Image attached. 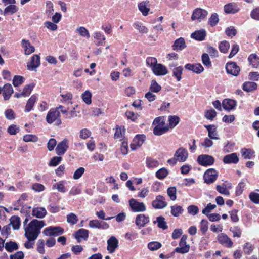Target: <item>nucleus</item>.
<instances>
[{
	"label": "nucleus",
	"instance_id": "nucleus-1",
	"mask_svg": "<svg viewBox=\"0 0 259 259\" xmlns=\"http://www.w3.org/2000/svg\"><path fill=\"white\" fill-rule=\"evenodd\" d=\"M45 226L43 221H38L36 219L32 220L25 228V236L28 241L24 243V246L27 249L33 247L35 240L37 239L40 233L41 229Z\"/></svg>",
	"mask_w": 259,
	"mask_h": 259
},
{
	"label": "nucleus",
	"instance_id": "nucleus-2",
	"mask_svg": "<svg viewBox=\"0 0 259 259\" xmlns=\"http://www.w3.org/2000/svg\"><path fill=\"white\" fill-rule=\"evenodd\" d=\"M153 124L155 125L153 129V133L155 135H161L169 130V127L166 125L163 116L156 118L153 122Z\"/></svg>",
	"mask_w": 259,
	"mask_h": 259
},
{
	"label": "nucleus",
	"instance_id": "nucleus-3",
	"mask_svg": "<svg viewBox=\"0 0 259 259\" xmlns=\"http://www.w3.org/2000/svg\"><path fill=\"white\" fill-rule=\"evenodd\" d=\"M46 121L49 124H52L56 121V125H60L62 123V121L60 118L59 111L57 109H55V108L50 109L46 116Z\"/></svg>",
	"mask_w": 259,
	"mask_h": 259
},
{
	"label": "nucleus",
	"instance_id": "nucleus-4",
	"mask_svg": "<svg viewBox=\"0 0 259 259\" xmlns=\"http://www.w3.org/2000/svg\"><path fill=\"white\" fill-rule=\"evenodd\" d=\"M187 236L186 235H183L182 236L179 242L180 247L175 248V252L181 254L186 253L189 252L190 246L189 244H187Z\"/></svg>",
	"mask_w": 259,
	"mask_h": 259
},
{
	"label": "nucleus",
	"instance_id": "nucleus-5",
	"mask_svg": "<svg viewBox=\"0 0 259 259\" xmlns=\"http://www.w3.org/2000/svg\"><path fill=\"white\" fill-rule=\"evenodd\" d=\"M129 205L132 210L134 212H143L146 209L143 202H138L134 198H132L129 200Z\"/></svg>",
	"mask_w": 259,
	"mask_h": 259
},
{
	"label": "nucleus",
	"instance_id": "nucleus-6",
	"mask_svg": "<svg viewBox=\"0 0 259 259\" xmlns=\"http://www.w3.org/2000/svg\"><path fill=\"white\" fill-rule=\"evenodd\" d=\"M197 162L199 164L202 166H209L214 163V159L212 156L202 154L198 157Z\"/></svg>",
	"mask_w": 259,
	"mask_h": 259
},
{
	"label": "nucleus",
	"instance_id": "nucleus-7",
	"mask_svg": "<svg viewBox=\"0 0 259 259\" xmlns=\"http://www.w3.org/2000/svg\"><path fill=\"white\" fill-rule=\"evenodd\" d=\"M64 232V230L60 227H49L43 231L46 236H59Z\"/></svg>",
	"mask_w": 259,
	"mask_h": 259
},
{
	"label": "nucleus",
	"instance_id": "nucleus-8",
	"mask_svg": "<svg viewBox=\"0 0 259 259\" xmlns=\"http://www.w3.org/2000/svg\"><path fill=\"white\" fill-rule=\"evenodd\" d=\"M218 177L217 171L213 168H210L206 171L204 175V180L205 183L210 184L213 183Z\"/></svg>",
	"mask_w": 259,
	"mask_h": 259
},
{
	"label": "nucleus",
	"instance_id": "nucleus-9",
	"mask_svg": "<svg viewBox=\"0 0 259 259\" xmlns=\"http://www.w3.org/2000/svg\"><path fill=\"white\" fill-rule=\"evenodd\" d=\"M227 72L233 76H237L240 71V67L234 62H230L227 63L226 66Z\"/></svg>",
	"mask_w": 259,
	"mask_h": 259
},
{
	"label": "nucleus",
	"instance_id": "nucleus-10",
	"mask_svg": "<svg viewBox=\"0 0 259 259\" xmlns=\"http://www.w3.org/2000/svg\"><path fill=\"white\" fill-rule=\"evenodd\" d=\"M208 14L207 11L202 9L201 8H196L193 12L191 19L192 20H197L199 21H201L202 19H203Z\"/></svg>",
	"mask_w": 259,
	"mask_h": 259
},
{
	"label": "nucleus",
	"instance_id": "nucleus-11",
	"mask_svg": "<svg viewBox=\"0 0 259 259\" xmlns=\"http://www.w3.org/2000/svg\"><path fill=\"white\" fill-rule=\"evenodd\" d=\"M152 206L155 209H162L167 205L165 201V198L162 195H158L152 201Z\"/></svg>",
	"mask_w": 259,
	"mask_h": 259
},
{
	"label": "nucleus",
	"instance_id": "nucleus-12",
	"mask_svg": "<svg viewBox=\"0 0 259 259\" xmlns=\"http://www.w3.org/2000/svg\"><path fill=\"white\" fill-rule=\"evenodd\" d=\"M218 240L221 244L228 248L231 247L233 244L231 239L224 233H221L218 235Z\"/></svg>",
	"mask_w": 259,
	"mask_h": 259
},
{
	"label": "nucleus",
	"instance_id": "nucleus-13",
	"mask_svg": "<svg viewBox=\"0 0 259 259\" xmlns=\"http://www.w3.org/2000/svg\"><path fill=\"white\" fill-rule=\"evenodd\" d=\"M145 137L143 135H137L133 139L132 143L131 144V148L133 150L137 149L140 147L145 141Z\"/></svg>",
	"mask_w": 259,
	"mask_h": 259
},
{
	"label": "nucleus",
	"instance_id": "nucleus-14",
	"mask_svg": "<svg viewBox=\"0 0 259 259\" xmlns=\"http://www.w3.org/2000/svg\"><path fill=\"white\" fill-rule=\"evenodd\" d=\"M107 250L110 253H113L118 247V241L115 237L111 236L107 240Z\"/></svg>",
	"mask_w": 259,
	"mask_h": 259
},
{
	"label": "nucleus",
	"instance_id": "nucleus-15",
	"mask_svg": "<svg viewBox=\"0 0 259 259\" xmlns=\"http://www.w3.org/2000/svg\"><path fill=\"white\" fill-rule=\"evenodd\" d=\"M188 152L186 149L183 148H179L175 153V158L177 161L184 162L188 157Z\"/></svg>",
	"mask_w": 259,
	"mask_h": 259
},
{
	"label": "nucleus",
	"instance_id": "nucleus-16",
	"mask_svg": "<svg viewBox=\"0 0 259 259\" xmlns=\"http://www.w3.org/2000/svg\"><path fill=\"white\" fill-rule=\"evenodd\" d=\"M149 221L148 216H146L144 214H140L136 217L135 224L139 228H141L144 227L146 224L149 222Z\"/></svg>",
	"mask_w": 259,
	"mask_h": 259
},
{
	"label": "nucleus",
	"instance_id": "nucleus-17",
	"mask_svg": "<svg viewBox=\"0 0 259 259\" xmlns=\"http://www.w3.org/2000/svg\"><path fill=\"white\" fill-rule=\"evenodd\" d=\"M89 226L91 228L107 229L109 228V225L102 221L97 220H91L89 222Z\"/></svg>",
	"mask_w": 259,
	"mask_h": 259
},
{
	"label": "nucleus",
	"instance_id": "nucleus-18",
	"mask_svg": "<svg viewBox=\"0 0 259 259\" xmlns=\"http://www.w3.org/2000/svg\"><path fill=\"white\" fill-rule=\"evenodd\" d=\"M68 148V140L64 139L58 143L56 148V152L57 155H61L65 153Z\"/></svg>",
	"mask_w": 259,
	"mask_h": 259
},
{
	"label": "nucleus",
	"instance_id": "nucleus-19",
	"mask_svg": "<svg viewBox=\"0 0 259 259\" xmlns=\"http://www.w3.org/2000/svg\"><path fill=\"white\" fill-rule=\"evenodd\" d=\"M185 68L197 74H200L204 71L203 67L199 63L195 64L188 63L185 66Z\"/></svg>",
	"mask_w": 259,
	"mask_h": 259
},
{
	"label": "nucleus",
	"instance_id": "nucleus-20",
	"mask_svg": "<svg viewBox=\"0 0 259 259\" xmlns=\"http://www.w3.org/2000/svg\"><path fill=\"white\" fill-rule=\"evenodd\" d=\"M152 70L155 75L159 76L165 75L168 72L165 66L158 63L153 66Z\"/></svg>",
	"mask_w": 259,
	"mask_h": 259
},
{
	"label": "nucleus",
	"instance_id": "nucleus-21",
	"mask_svg": "<svg viewBox=\"0 0 259 259\" xmlns=\"http://www.w3.org/2000/svg\"><path fill=\"white\" fill-rule=\"evenodd\" d=\"M40 65V57L37 55H34L32 58L30 64L27 65V69L30 70H34Z\"/></svg>",
	"mask_w": 259,
	"mask_h": 259
},
{
	"label": "nucleus",
	"instance_id": "nucleus-22",
	"mask_svg": "<svg viewBox=\"0 0 259 259\" xmlns=\"http://www.w3.org/2000/svg\"><path fill=\"white\" fill-rule=\"evenodd\" d=\"M204 127L208 131V136L210 139L213 140H219L217 133V127L214 125H205Z\"/></svg>",
	"mask_w": 259,
	"mask_h": 259
},
{
	"label": "nucleus",
	"instance_id": "nucleus-23",
	"mask_svg": "<svg viewBox=\"0 0 259 259\" xmlns=\"http://www.w3.org/2000/svg\"><path fill=\"white\" fill-rule=\"evenodd\" d=\"M2 91H3V96L5 100H9L14 92L11 84L9 83L5 84L2 88Z\"/></svg>",
	"mask_w": 259,
	"mask_h": 259
},
{
	"label": "nucleus",
	"instance_id": "nucleus-24",
	"mask_svg": "<svg viewBox=\"0 0 259 259\" xmlns=\"http://www.w3.org/2000/svg\"><path fill=\"white\" fill-rule=\"evenodd\" d=\"M239 161V158L236 153H231L225 156L223 158V162L225 163L230 164L234 163L236 164Z\"/></svg>",
	"mask_w": 259,
	"mask_h": 259
},
{
	"label": "nucleus",
	"instance_id": "nucleus-25",
	"mask_svg": "<svg viewBox=\"0 0 259 259\" xmlns=\"http://www.w3.org/2000/svg\"><path fill=\"white\" fill-rule=\"evenodd\" d=\"M172 49L175 51H181L186 47L185 41L183 37L176 39L173 44Z\"/></svg>",
	"mask_w": 259,
	"mask_h": 259
},
{
	"label": "nucleus",
	"instance_id": "nucleus-26",
	"mask_svg": "<svg viewBox=\"0 0 259 259\" xmlns=\"http://www.w3.org/2000/svg\"><path fill=\"white\" fill-rule=\"evenodd\" d=\"M89 236V231L84 229H80L75 233V237L78 242L81 241V239L86 240Z\"/></svg>",
	"mask_w": 259,
	"mask_h": 259
},
{
	"label": "nucleus",
	"instance_id": "nucleus-27",
	"mask_svg": "<svg viewBox=\"0 0 259 259\" xmlns=\"http://www.w3.org/2000/svg\"><path fill=\"white\" fill-rule=\"evenodd\" d=\"M222 105L225 110L230 111L235 108L236 105V102L232 99H226L223 100Z\"/></svg>",
	"mask_w": 259,
	"mask_h": 259
},
{
	"label": "nucleus",
	"instance_id": "nucleus-28",
	"mask_svg": "<svg viewBox=\"0 0 259 259\" xmlns=\"http://www.w3.org/2000/svg\"><path fill=\"white\" fill-rule=\"evenodd\" d=\"M22 45L24 49L25 55H29L35 51L34 47L32 46L29 40L22 39Z\"/></svg>",
	"mask_w": 259,
	"mask_h": 259
},
{
	"label": "nucleus",
	"instance_id": "nucleus-29",
	"mask_svg": "<svg viewBox=\"0 0 259 259\" xmlns=\"http://www.w3.org/2000/svg\"><path fill=\"white\" fill-rule=\"evenodd\" d=\"M32 214L37 218L41 219L47 214V211L44 207L34 208L32 210Z\"/></svg>",
	"mask_w": 259,
	"mask_h": 259
},
{
	"label": "nucleus",
	"instance_id": "nucleus-30",
	"mask_svg": "<svg viewBox=\"0 0 259 259\" xmlns=\"http://www.w3.org/2000/svg\"><path fill=\"white\" fill-rule=\"evenodd\" d=\"M206 36V32L204 30L201 29L196 31L191 35L192 38L198 40L202 41L204 39Z\"/></svg>",
	"mask_w": 259,
	"mask_h": 259
},
{
	"label": "nucleus",
	"instance_id": "nucleus-31",
	"mask_svg": "<svg viewBox=\"0 0 259 259\" xmlns=\"http://www.w3.org/2000/svg\"><path fill=\"white\" fill-rule=\"evenodd\" d=\"M257 85L254 82H245L243 84L244 91L249 92L256 89Z\"/></svg>",
	"mask_w": 259,
	"mask_h": 259
},
{
	"label": "nucleus",
	"instance_id": "nucleus-32",
	"mask_svg": "<svg viewBox=\"0 0 259 259\" xmlns=\"http://www.w3.org/2000/svg\"><path fill=\"white\" fill-rule=\"evenodd\" d=\"M224 11L227 14H234L238 11V9L237 8L235 4L230 3L225 5Z\"/></svg>",
	"mask_w": 259,
	"mask_h": 259
},
{
	"label": "nucleus",
	"instance_id": "nucleus-33",
	"mask_svg": "<svg viewBox=\"0 0 259 259\" xmlns=\"http://www.w3.org/2000/svg\"><path fill=\"white\" fill-rule=\"evenodd\" d=\"M156 223H158L157 226L160 228L165 230L168 228L164 218L162 216L157 217L156 220L153 221L154 224H156Z\"/></svg>",
	"mask_w": 259,
	"mask_h": 259
},
{
	"label": "nucleus",
	"instance_id": "nucleus-34",
	"mask_svg": "<svg viewBox=\"0 0 259 259\" xmlns=\"http://www.w3.org/2000/svg\"><path fill=\"white\" fill-rule=\"evenodd\" d=\"M183 210L184 209L181 206L175 205L171 206V213L175 217H179L182 214Z\"/></svg>",
	"mask_w": 259,
	"mask_h": 259
},
{
	"label": "nucleus",
	"instance_id": "nucleus-35",
	"mask_svg": "<svg viewBox=\"0 0 259 259\" xmlns=\"http://www.w3.org/2000/svg\"><path fill=\"white\" fill-rule=\"evenodd\" d=\"M5 249L9 252H12L14 250L18 249L17 244L15 242L10 241L5 244Z\"/></svg>",
	"mask_w": 259,
	"mask_h": 259
},
{
	"label": "nucleus",
	"instance_id": "nucleus-36",
	"mask_svg": "<svg viewBox=\"0 0 259 259\" xmlns=\"http://www.w3.org/2000/svg\"><path fill=\"white\" fill-rule=\"evenodd\" d=\"M10 225L11 224L14 230H17L19 228L20 225V218L16 216H13L10 219Z\"/></svg>",
	"mask_w": 259,
	"mask_h": 259
},
{
	"label": "nucleus",
	"instance_id": "nucleus-37",
	"mask_svg": "<svg viewBox=\"0 0 259 259\" xmlns=\"http://www.w3.org/2000/svg\"><path fill=\"white\" fill-rule=\"evenodd\" d=\"M149 1H144L140 3L138 5L139 10L142 13L144 16H147L149 11V9L146 7V4Z\"/></svg>",
	"mask_w": 259,
	"mask_h": 259
},
{
	"label": "nucleus",
	"instance_id": "nucleus-38",
	"mask_svg": "<svg viewBox=\"0 0 259 259\" xmlns=\"http://www.w3.org/2000/svg\"><path fill=\"white\" fill-rule=\"evenodd\" d=\"M183 68L182 66L174 68L172 70V75L177 78V80L179 81L181 79V75Z\"/></svg>",
	"mask_w": 259,
	"mask_h": 259
},
{
	"label": "nucleus",
	"instance_id": "nucleus-39",
	"mask_svg": "<svg viewBox=\"0 0 259 259\" xmlns=\"http://www.w3.org/2000/svg\"><path fill=\"white\" fill-rule=\"evenodd\" d=\"M36 101V97L34 95L32 96L28 101H27V103L26 104V105L25 106V111L26 112H29L31 110V109L33 108V106Z\"/></svg>",
	"mask_w": 259,
	"mask_h": 259
},
{
	"label": "nucleus",
	"instance_id": "nucleus-40",
	"mask_svg": "<svg viewBox=\"0 0 259 259\" xmlns=\"http://www.w3.org/2000/svg\"><path fill=\"white\" fill-rule=\"evenodd\" d=\"M250 63L255 68L259 65V58L255 54H251L248 57Z\"/></svg>",
	"mask_w": 259,
	"mask_h": 259
},
{
	"label": "nucleus",
	"instance_id": "nucleus-41",
	"mask_svg": "<svg viewBox=\"0 0 259 259\" xmlns=\"http://www.w3.org/2000/svg\"><path fill=\"white\" fill-rule=\"evenodd\" d=\"M161 90V87L158 84L155 80H152L149 88V91L151 92L158 93Z\"/></svg>",
	"mask_w": 259,
	"mask_h": 259
},
{
	"label": "nucleus",
	"instance_id": "nucleus-42",
	"mask_svg": "<svg viewBox=\"0 0 259 259\" xmlns=\"http://www.w3.org/2000/svg\"><path fill=\"white\" fill-rule=\"evenodd\" d=\"M65 182L63 181H60L53 185V189H57L58 191L61 193H64L66 191V189L64 187Z\"/></svg>",
	"mask_w": 259,
	"mask_h": 259
},
{
	"label": "nucleus",
	"instance_id": "nucleus-43",
	"mask_svg": "<svg viewBox=\"0 0 259 259\" xmlns=\"http://www.w3.org/2000/svg\"><path fill=\"white\" fill-rule=\"evenodd\" d=\"M168 174V171L165 168H162L158 170L156 173V176L159 179L165 178Z\"/></svg>",
	"mask_w": 259,
	"mask_h": 259
},
{
	"label": "nucleus",
	"instance_id": "nucleus-44",
	"mask_svg": "<svg viewBox=\"0 0 259 259\" xmlns=\"http://www.w3.org/2000/svg\"><path fill=\"white\" fill-rule=\"evenodd\" d=\"M92 94L89 91H86L82 95L83 101L87 104H90L92 102L91 100Z\"/></svg>",
	"mask_w": 259,
	"mask_h": 259
},
{
	"label": "nucleus",
	"instance_id": "nucleus-45",
	"mask_svg": "<svg viewBox=\"0 0 259 259\" xmlns=\"http://www.w3.org/2000/svg\"><path fill=\"white\" fill-rule=\"evenodd\" d=\"M169 126L171 128H174L177 125L179 122V117L177 116H169Z\"/></svg>",
	"mask_w": 259,
	"mask_h": 259
},
{
	"label": "nucleus",
	"instance_id": "nucleus-46",
	"mask_svg": "<svg viewBox=\"0 0 259 259\" xmlns=\"http://www.w3.org/2000/svg\"><path fill=\"white\" fill-rule=\"evenodd\" d=\"M229 47L230 44L228 41H223L220 44L219 48L221 52L226 53L228 51Z\"/></svg>",
	"mask_w": 259,
	"mask_h": 259
},
{
	"label": "nucleus",
	"instance_id": "nucleus-47",
	"mask_svg": "<svg viewBox=\"0 0 259 259\" xmlns=\"http://www.w3.org/2000/svg\"><path fill=\"white\" fill-rule=\"evenodd\" d=\"M167 194L171 200H175L177 198L176 188L175 187H169L168 188Z\"/></svg>",
	"mask_w": 259,
	"mask_h": 259
},
{
	"label": "nucleus",
	"instance_id": "nucleus-48",
	"mask_svg": "<svg viewBox=\"0 0 259 259\" xmlns=\"http://www.w3.org/2000/svg\"><path fill=\"white\" fill-rule=\"evenodd\" d=\"M78 221L77 217L74 213H70L67 215V221L72 225L75 224Z\"/></svg>",
	"mask_w": 259,
	"mask_h": 259
},
{
	"label": "nucleus",
	"instance_id": "nucleus-49",
	"mask_svg": "<svg viewBox=\"0 0 259 259\" xmlns=\"http://www.w3.org/2000/svg\"><path fill=\"white\" fill-rule=\"evenodd\" d=\"M24 80V78L21 76L15 75L13 79V84L15 87L21 84Z\"/></svg>",
	"mask_w": 259,
	"mask_h": 259
},
{
	"label": "nucleus",
	"instance_id": "nucleus-50",
	"mask_svg": "<svg viewBox=\"0 0 259 259\" xmlns=\"http://www.w3.org/2000/svg\"><path fill=\"white\" fill-rule=\"evenodd\" d=\"M134 26L135 28L137 29L141 33H147L148 32V29L141 23H135Z\"/></svg>",
	"mask_w": 259,
	"mask_h": 259
},
{
	"label": "nucleus",
	"instance_id": "nucleus-51",
	"mask_svg": "<svg viewBox=\"0 0 259 259\" xmlns=\"http://www.w3.org/2000/svg\"><path fill=\"white\" fill-rule=\"evenodd\" d=\"M219 20V19L218 14L217 13H213L209 19V24L211 26H215L218 23Z\"/></svg>",
	"mask_w": 259,
	"mask_h": 259
},
{
	"label": "nucleus",
	"instance_id": "nucleus-52",
	"mask_svg": "<svg viewBox=\"0 0 259 259\" xmlns=\"http://www.w3.org/2000/svg\"><path fill=\"white\" fill-rule=\"evenodd\" d=\"M225 33L227 36L232 37L236 35L237 30L233 26H230L226 28Z\"/></svg>",
	"mask_w": 259,
	"mask_h": 259
},
{
	"label": "nucleus",
	"instance_id": "nucleus-53",
	"mask_svg": "<svg viewBox=\"0 0 259 259\" xmlns=\"http://www.w3.org/2000/svg\"><path fill=\"white\" fill-rule=\"evenodd\" d=\"M147 165L149 168H154L158 166L159 163L157 161L151 158L147 159Z\"/></svg>",
	"mask_w": 259,
	"mask_h": 259
},
{
	"label": "nucleus",
	"instance_id": "nucleus-54",
	"mask_svg": "<svg viewBox=\"0 0 259 259\" xmlns=\"http://www.w3.org/2000/svg\"><path fill=\"white\" fill-rule=\"evenodd\" d=\"M217 112L213 109L207 110L205 113V117L209 120H213V119L216 116Z\"/></svg>",
	"mask_w": 259,
	"mask_h": 259
},
{
	"label": "nucleus",
	"instance_id": "nucleus-55",
	"mask_svg": "<svg viewBox=\"0 0 259 259\" xmlns=\"http://www.w3.org/2000/svg\"><path fill=\"white\" fill-rule=\"evenodd\" d=\"M148 248L152 251L156 250L161 247V244L157 242H151L148 245Z\"/></svg>",
	"mask_w": 259,
	"mask_h": 259
},
{
	"label": "nucleus",
	"instance_id": "nucleus-56",
	"mask_svg": "<svg viewBox=\"0 0 259 259\" xmlns=\"http://www.w3.org/2000/svg\"><path fill=\"white\" fill-rule=\"evenodd\" d=\"M216 208V205L209 203L207 206L203 209L202 213L207 215H209L208 213L213 209Z\"/></svg>",
	"mask_w": 259,
	"mask_h": 259
},
{
	"label": "nucleus",
	"instance_id": "nucleus-57",
	"mask_svg": "<svg viewBox=\"0 0 259 259\" xmlns=\"http://www.w3.org/2000/svg\"><path fill=\"white\" fill-rule=\"evenodd\" d=\"M17 11V8L16 6L11 4L10 6L7 7L4 10V15L8 13L13 14Z\"/></svg>",
	"mask_w": 259,
	"mask_h": 259
},
{
	"label": "nucleus",
	"instance_id": "nucleus-58",
	"mask_svg": "<svg viewBox=\"0 0 259 259\" xmlns=\"http://www.w3.org/2000/svg\"><path fill=\"white\" fill-rule=\"evenodd\" d=\"M249 198L253 203H259V193L252 192L249 194Z\"/></svg>",
	"mask_w": 259,
	"mask_h": 259
},
{
	"label": "nucleus",
	"instance_id": "nucleus-59",
	"mask_svg": "<svg viewBox=\"0 0 259 259\" xmlns=\"http://www.w3.org/2000/svg\"><path fill=\"white\" fill-rule=\"evenodd\" d=\"M34 85L32 84H27L23 89L22 92L23 96H27L30 94Z\"/></svg>",
	"mask_w": 259,
	"mask_h": 259
},
{
	"label": "nucleus",
	"instance_id": "nucleus-60",
	"mask_svg": "<svg viewBox=\"0 0 259 259\" xmlns=\"http://www.w3.org/2000/svg\"><path fill=\"white\" fill-rule=\"evenodd\" d=\"M84 168L81 167L76 169L74 173L73 179L75 180L79 179L84 172Z\"/></svg>",
	"mask_w": 259,
	"mask_h": 259
},
{
	"label": "nucleus",
	"instance_id": "nucleus-61",
	"mask_svg": "<svg viewBox=\"0 0 259 259\" xmlns=\"http://www.w3.org/2000/svg\"><path fill=\"white\" fill-rule=\"evenodd\" d=\"M7 131L10 135H16L20 131V128L17 125L12 124L8 127Z\"/></svg>",
	"mask_w": 259,
	"mask_h": 259
},
{
	"label": "nucleus",
	"instance_id": "nucleus-62",
	"mask_svg": "<svg viewBox=\"0 0 259 259\" xmlns=\"http://www.w3.org/2000/svg\"><path fill=\"white\" fill-rule=\"evenodd\" d=\"M187 210L188 212L192 215H196L199 211L198 207L195 205H190L188 206Z\"/></svg>",
	"mask_w": 259,
	"mask_h": 259
},
{
	"label": "nucleus",
	"instance_id": "nucleus-63",
	"mask_svg": "<svg viewBox=\"0 0 259 259\" xmlns=\"http://www.w3.org/2000/svg\"><path fill=\"white\" fill-rule=\"evenodd\" d=\"M208 221L206 220H202L200 223V230L203 234H205L208 230Z\"/></svg>",
	"mask_w": 259,
	"mask_h": 259
},
{
	"label": "nucleus",
	"instance_id": "nucleus-64",
	"mask_svg": "<svg viewBox=\"0 0 259 259\" xmlns=\"http://www.w3.org/2000/svg\"><path fill=\"white\" fill-rule=\"evenodd\" d=\"M24 257V253L21 251H18L16 253L10 255V259H23Z\"/></svg>",
	"mask_w": 259,
	"mask_h": 259
}]
</instances>
